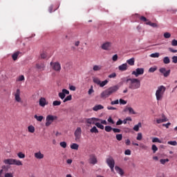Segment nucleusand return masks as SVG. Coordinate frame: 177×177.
<instances>
[{
  "instance_id": "f257e3e1",
  "label": "nucleus",
  "mask_w": 177,
  "mask_h": 177,
  "mask_svg": "<svg viewBox=\"0 0 177 177\" xmlns=\"http://www.w3.org/2000/svg\"><path fill=\"white\" fill-rule=\"evenodd\" d=\"M118 89H120V87L117 85L109 87L108 89H106L101 93L100 97L102 99H106L109 97V96L113 95V93H115Z\"/></svg>"
},
{
  "instance_id": "f03ea898",
  "label": "nucleus",
  "mask_w": 177,
  "mask_h": 177,
  "mask_svg": "<svg viewBox=\"0 0 177 177\" xmlns=\"http://www.w3.org/2000/svg\"><path fill=\"white\" fill-rule=\"evenodd\" d=\"M127 82H129V89L135 91V89H139L140 88V80L136 78H129L127 80Z\"/></svg>"
},
{
  "instance_id": "7ed1b4c3",
  "label": "nucleus",
  "mask_w": 177,
  "mask_h": 177,
  "mask_svg": "<svg viewBox=\"0 0 177 177\" xmlns=\"http://www.w3.org/2000/svg\"><path fill=\"white\" fill-rule=\"evenodd\" d=\"M165 91H167V88L165 86H160L158 87V89L156 92V100L160 101L162 100L164 97V93H165Z\"/></svg>"
},
{
  "instance_id": "20e7f679",
  "label": "nucleus",
  "mask_w": 177,
  "mask_h": 177,
  "mask_svg": "<svg viewBox=\"0 0 177 177\" xmlns=\"http://www.w3.org/2000/svg\"><path fill=\"white\" fill-rule=\"evenodd\" d=\"M50 65L51 66V68H53L54 71H56L57 73H60L62 71V64H60L59 62H51Z\"/></svg>"
},
{
  "instance_id": "39448f33",
  "label": "nucleus",
  "mask_w": 177,
  "mask_h": 177,
  "mask_svg": "<svg viewBox=\"0 0 177 177\" xmlns=\"http://www.w3.org/2000/svg\"><path fill=\"white\" fill-rule=\"evenodd\" d=\"M13 96H15V102H17V103H23V100H21V97L20 95H21V91L19 88H17L15 92L12 93Z\"/></svg>"
},
{
  "instance_id": "423d86ee",
  "label": "nucleus",
  "mask_w": 177,
  "mask_h": 177,
  "mask_svg": "<svg viewBox=\"0 0 177 177\" xmlns=\"http://www.w3.org/2000/svg\"><path fill=\"white\" fill-rule=\"evenodd\" d=\"M82 135V129L81 127H77L74 132L75 140L76 142H80L81 140V136Z\"/></svg>"
},
{
  "instance_id": "0eeeda50",
  "label": "nucleus",
  "mask_w": 177,
  "mask_h": 177,
  "mask_svg": "<svg viewBox=\"0 0 177 177\" xmlns=\"http://www.w3.org/2000/svg\"><path fill=\"white\" fill-rule=\"evenodd\" d=\"M55 120H57V116H54L52 115H47L46 118V127H49Z\"/></svg>"
},
{
  "instance_id": "6e6552de",
  "label": "nucleus",
  "mask_w": 177,
  "mask_h": 177,
  "mask_svg": "<svg viewBox=\"0 0 177 177\" xmlns=\"http://www.w3.org/2000/svg\"><path fill=\"white\" fill-rule=\"evenodd\" d=\"M132 75H135V77H139V75H143L145 74V68H138L136 71H133L131 73Z\"/></svg>"
},
{
  "instance_id": "1a4fd4ad",
  "label": "nucleus",
  "mask_w": 177,
  "mask_h": 177,
  "mask_svg": "<svg viewBox=\"0 0 177 177\" xmlns=\"http://www.w3.org/2000/svg\"><path fill=\"white\" fill-rule=\"evenodd\" d=\"M66 95H70V91L66 88L62 89V92L58 93V96L62 100L65 99Z\"/></svg>"
},
{
  "instance_id": "9d476101",
  "label": "nucleus",
  "mask_w": 177,
  "mask_h": 177,
  "mask_svg": "<svg viewBox=\"0 0 177 177\" xmlns=\"http://www.w3.org/2000/svg\"><path fill=\"white\" fill-rule=\"evenodd\" d=\"M159 71L161 73V74H163L164 77H169V75L171 74V70L167 71L165 68H160Z\"/></svg>"
},
{
  "instance_id": "9b49d317",
  "label": "nucleus",
  "mask_w": 177,
  "mask_h": 177,
  "mask_svg": "<svg viewBox=\"0 0 177 177\" xmlns=\"http://www.w3.org/2000/svg\"><path fill=\"white\" fill-rule=\"evenodd\" d=\"M97 121H100V119L96 118H91L86 120L87 124L93 125H96V122H97Z\"/></svg>"
},
{
  "instance_id": "f8f14e48",
  "label": "nucleus",
  "mask_w": 177,
  "mask_h": 177,
  "mask_svg": "<svg viewBox=\"0 0 177 177\" xmlns=\"http://www.w3.org/2000/svg\"><path fill=\"white\" fill-rule=\"evenodd\" d=\"M106 164L109 167H114V165H115V161H114V159L112 157H110L106 159Z\"/></svg>"
},
{
  "instance_id": "ddd939ff",
  "label": "nucleus",
  "mask_w": 177,
  "mask_h": 177,
  "mask_svg": "<svg viewBox=\"0 0 177 177\" xmlns=\"http://www.w3.org/2000/svg\"><path fill=\"white\" fill-rule=\"evenodd\" d=\"M124 113H127L129 111V114H136V112L133 110V109L131 106H127L123 110Z\"/></svg>"
},
{
  "instance_id": "4468645a",
  "label": "nucleus",
  "mask_w": 177,
  "mask_h": 177,
  "mask_svg": "<svg viewBox=\"0 0 177 177\" xmlns=\"http://www.w3.org/2000/svg\"><path fill=\"white\" fill-rule=\"evenodd\" d=\"M111 48V42H105L102 45V49L104 50H109Z\"/></svg>"
},
{
  "instance_id": "2eb2a0df",
  "label": "nucleus",
  "mask_w": 177,
  "mask_h": 177,
  "mask_svg": "<svg viewBox=\"0 0 177 177\" xmlns=\"http://www.w3.org/2000/svg\"><path fill=\"white\" fill-rule=\"evenodd\" d=\"M90 164H93L95 165L97 162V159H96V156L95 155H91L89 158Z\"/></svg>"
},
{
  "instance_id": "dca6fc26",
  "label": "nucleus",
  "mask_w": 177,
  "mask_h": 177,
  "mask_svg": "<svg viewBox=\"0 0 177 177\" xmlns=\"http://www.w3.org/2000/svg\"><path fill=\"white\" fill-rule=\"evenodd\" d=\"M46 67V66H45V64H44V63H40V64H36V68H37V70H39V71H44V70H45Z\"/></svg>"
},
{
  "instance_id": "f3484780",
  "label": "nucleus",
  "mask_w": 177,
  "mask_h": 177,
  "mask_svg": "<svg viewBox=\"0 0 177 177\" xmlns=\"http://www.w3.org/2000/svg\"><path fill=\"white\" fill-rule=\"evenodd\" d=\"M120 71H127L128 70V64L125 63L118 66Z\"/></svg>"
},
{
  "instance_id": "a211bd4d",
  "label": "nucleus",
  "mask_w": 177,
  "mask_h": 177,
  "mask_svg": "<svg viewBox=\"0 0 177 177\" xmlns=\"http://www.w3.org/2000/svg\"><path fill=\"white\" fill-rule=\"evenodd\" d=\"M39 104L41 107H45L48 103L46 102V100L44 97H41L39 99Z\"/></svg>"
},
{
  "instance_id": "6ab92c4d",
  "label": "nucleus",
  "mask_w": 177,
  "mask_h": 177,
  "mask_svg": "<svg viewBox=\"0 0 177 177\" xmlns=\"http://www.w3.org/2000/svg\"><path fill=\"white\" fill-rule=\"evenodd\" d=\"M103 109H104V106H103L102 104H98L94 106L93 110V111H99V110H103Z\"/></svg>"
},
{
  "instance_id": "aec40b11",
  "label": "nucleus",
  "mask_w": 177,
  "mask_h": 177,
  "mask_svg": "<svg viewBox=\"0 0 177 177\" xmlns=\"http://www.w3.org/2000/svg\"><path fill=\"white\" fill-rule=\"evenodd\" d=\"M3 162L6 165H13V158H8V159H5L3 160Z\"/></svg>"
},
{
  "instance_id": "412c9836",
  "label": "nucleus",
  "mask_w": 177,
  "mask_h": 177,
  "mask_svg": "<svg viewBox=\"0 0 177 177\" xmlns=\"http://www.w3.org/2000/svg\"><path fill=\"white\" fill-rule=\"evenodd\" d=\"M35 157L37 158V160H42V158H44V154H42L41 151H39L35 153Z\"/></svg>"
},
{
  "instance_id": "4be33fe9",
  "label": "nucleus",
  "mask_w": 177,
  "mask_h": 177,
  "mask_svg": "<svg viewBox=\"0 0 177 177\" xmlns=\"http://www.w3.org/2000/svg\"><path fill=\"white\" fill-rule=\"evenodd\" d=\"M115 169L118 174L121 175V176H122V175H124V171L121 168H120V167L115 166Z\"/></svg>"
},
{
  "instance_id": "5701e85b",
  "label": "nucleus",
  "mask_w": 177,
  "mask_h": 177,
  "mask_svg": "<svg viewBox=\"0 0 177 177\" xmlns=\"http://www.w3.org/2000/svg\"><path fill=\"white\" fill-rule=\"evenodd\" d=\"M12 165H17V166L23 165V162H21V160L13 159Z\"/></svg>"
},
{
  "instance_id": "b1692460",
  "label": "nucleus",
  "mask_w": 177,
  "mask_h": 177,
  "mask_svg": "<svg viewBox=\"0 0 177 177\" xmlns=\"http://www.w3.org/2000/svg\"><path fill=\"white\" fill-rule=\"evenodd\" d=\"M146 24H147V26H151V27H153V28L158 27V25H157V24L152 23L150 21H148L147 22H146Z\"/></svg>"
},
{
  "instance_id": "393cba45",
  "label": "nucleus",
  "mask_w": 177,
  "mask_h": 177,
  "mask_svg": "<svg viewBox=\"0 0 177 177\" xmlns=\"http://www.w3.org/2000/svg\"><path fill=\"white\" fill-rule=\"evenodd\" d=\"M127 63L129 64V66H135V58L127 59Z\"/></svg>"
},
{
  "instance_id": "a878e982",
  "label": "nucleus",
  "mask_w": 177,
  "mask_h": 177,
  "mask_svg": "<svg viewBox=\"0 0 177 177\" xmlns=\"http://www.w3.org/2000/svg\"><path fill=\"white\" fill-rule=\"evenodd\" d=\"M139 128H142V123L139 122L138 124L135 125L133 127V131H136V132H139Z\"/></svg>"
},
{
  "instance_id": "bb28decb",
  "label": "nucleus",
  "mask_w": 177,
  "mask_h": 177,
  "mask_svg": "<svg viewBox=\"0 0 177 177\" xmlns=\"http://www.w3.org/2000/svg\"><path fill=\"white\" fill-rule=\"evenodd\" d=\"M20 55V52L17 51L16 53H15L14 54H12V58L14 61L17 60V57H19V55Z\"/></svg>"
},
{
  "instance_id": "cd10ccee",
  "label": "nucleus",
  "mask_w": 177,
  "mask_h": 177,
  "mask_svg": "<svg viewBox=\"0 0 177 177\" xmlns=\"http://www.w3.org/2000/svg\"><path fill=\"white\" fill-rule=\"evenodd\" d=\"M79 147H80V145H78V144L77 143H73L72 145H71V149L72 150H78Z\"/></svg>"
},
{
  "instance_id": "c85d7f7f",
  "label": "nucleus",
  "mask_w": 177,
  "mask_h": 177,
  "mask_svg": "<svg viewBox=\"0 0 177 177\" xmlns=\"http://www.w3.org/2000/svg\"><path fill=\"white\" fill-rule=\"evenodd\" d=\"M163 63L164 64H169V63H171V59H169V57H165L163 58Z\"/></svg>"
},
{
  "instance_id": "c756f323",
  "label": "nucleus",
  "mask_w": 177,
  "mask_h": 177,
  "mask_svg": "<svg viewBox=\"0 0 177 177\" xmlns=\"http://www.w3.org/2000/svg\"><path fill=\"white\" fill-rule=\"evenodd\" d=\"M28 132H30V133H34L35 132V127L34 126L30 125L28 127Z\"/></svg>"
},
{
  "instance_id": "7c9ffc66",
  "label": "nucleus",
  "mask_w": 177,
  "mask_h": 177,
  "mask_svg": "<svg viewBox=\"0 0 177 177\" xmlns=\"http://www.w3.org/2000/svg\"><path fill=\"white\" fill-rule=\"evenodd\" d=\"M93 71H100V70H102V66L95 65L93 67Z\"/></svg>"
},
{
  "instance_id": "2f4dec72",
  "label": "nucleus",
  "mask_w": 177,
  "mask_h": 177,
  "mask_svg": "<svg viewBox=\"0 0 177 177\" xmlns=\"http://www.w3.org/2000/svg\"><path fill=\"white\" fill-rule=\"evenodd\" d=\"M34 118H35V120H37V121H39V122H41L42 120H44V116H42V115L37 116V115H35Z\"/></svg>"
},
{
  "instance_id": "473e14b6",
  "label": "nucleus",
  "mask_w": 177,
  "mask_h": 177,
  "mask_svg": "<svg viewBox=\"0 0 177 177\" xmlns=\"http://www.w3.org/2000/svg\"><path fill=\"white\" fill-rule=\"evenodd\" d=\"M25 80L24 75H21L17 78L16 81L17 82H21V81H24Z\"/></svg>"
},
{
  "instance_id": "72a5a7b5",
  "label": "nucleus",
  "mask_w": 177,
  "mask_h": 177,
  "mask_svg": "<svg viewBox=\"0 0 177 177\" xmlns=\"http://www.w3.org/2000/svg\"><path fill=\"white\" fill-rule=\"evenodd\" d=\"M90 132L91 133H99V130H97V128L94 126L92 129H90Z\"/></svg>"
},
{
  "instance_id": "f704fd0d",
  "label": "nucleus",
  "mask_w": 177,
  "mask_h": 177,
  "mask_svg": "<svg viewBox=\"0 0 177 177\" xmlns=\"http://www.w3.org/2000/svg\"><path fill=\"white\" fill-rule=\"evenodd\" d=\"M167 121H168V120H167V118H165L163 119H157L156 120L157 124H161L162 122H167Z\"/></svg>"
},
{
  "instance_id": "c9c22d12",
  "label": "nucleus",
  "mask_w": 177,
  "mask_h": 177,
  "mask_svg": "<svg viewBox=\"0 0 177 177\" xmlns=\"http://www.w3.org/2000/svg\"><path fill=\"white\" fill-rule=\"evenodd\" d=\"M107 84H109V80H106L103 82H100V86L101 88H103V86H105V85H107Z\"/></svg>"
},
{
  "instance_id": "e433bc0d",
  "label": "nucleus",
  "mask_w": 177,
  "mask_h": 177,
  "mask_svg": "<svg viewBox=\"0 0 177 177\" xmlns=\"http://www.w3.org/2000/svg\"><path fill=\"white\" fill-rule=\"evenodd\" d=\"M73 99V96L71 95H69L66 96L63 100L64 103H66V102H68Z\"/></svg>"
},
{
  "instance_id": "4c0bfd02",
  "label": "nucleus",
  "mask_w": 177,
  "mask_h": 177,
  "mask_svg": "<svg viewBox=\"0 0 177 177\" xmlns=\"http://www.w3.org/2000/svg\"><path fill=\"white\" fill-rule=\"evenodd\" d=\"M95 127H97V128H100V129H104V126L99 122L95 123Z\"/></svg>"
},
{
  "instance_id": "58836bf2",
  "label": "nucleus",
  "mask_w": 177,
  "mask_h": 177,
  "mask_svg": "<svg viewBox=\"0 0 177 177\" xmlns=\"http://www.w3.org/2000/svg\"><path fill=\"white\" fill-rule=\"evenodd\" d=\"M152 142L153 143H161V140L160 139H158V138L155 137L152 139Z\"/></svg>"
},
{
  "instance_id": "ea45409f",
  "label": "nucleus",
  "mask_w": 177,
  "mask_h": 177,
  "mask_svg": "<svg viewBox=\"0 0 177 177\" xmlns=\"http://www.w3.org/2000/svg\"><path fill=\"white\" fill-rule=\"evenodd\" d=\"M104 129L106 132H111V131H113V127H111V126H106L104 127Z\"/></svg>"
},
{
  "instance_id": "a19ab883",
  "label": "nucleus",
  "mask_w": 177,
  "mask_h": 177,
  "mask_svg": "<svg viewBox=\"0 0 177 177\" xmlns=\"http://www.w3.org/2000/svg\"><path fill=\"white\" fill-rule=\"evenodd\" d=\"M100 82H101L100 80L97 77H95L93 79V83L97 84V85H100Z\"/></svg>"
},
{
  "instance_id": "79ce46f5",
  "label": "nucleus",
  "mask_w": 177,
  "mask_h": 177,
  "mask_svg": "<svg viewBox=\"0 0 177 177\" xmlns=\"http://www.w3.org/2000/svg\"><path fill=\"white\" fill-rule=\"evenodd\" d=\"M17 156L19 158H26V154L23 153L22 152H19L17 153Z\"/></svg>"
},
{
  "instance_id": "37998d69",
  "label": "nucleus",
  "mask_w": 177,
  "mask_h": 177,
  "mask_svg": "<svg viewBox=\"0 0 177 177\" xmlns=\"http://www.w3.org/2000/svg\"><path fill=\"white\" fill-rule=\"evenodd\" d=\"M151 150L153 151V153H156L158 150V148L156 145H152Z\"/></svg>"
},
{
  "instance_id": "c03bdc74",
  "label": "nucleus",
  "mask_w": 177,
  "mask_h": 177,
  "mask_svg": "<svg viewBox=\"0 0 177 177\" xmlns=\"http://www.w3.org/2000/svg\"><path fill=\"white\" fill-rule=\"evenodd\" d=\"M62 104L61 101L55 100L53 102V106H60Z\"/></svg>"
},
{
  "instance_id": "a18cd8bd",
  "label": "nucleus",
  "mask_w": 177,
  "mask_h": 177,
  "mask_svg": "<svg viewBox=\"0 0 177 177\" xmlns=\"http://www.w3.org/2000/svg\"><path fill=\"white\" fill-rule=\"evenodd\" d=\"M151 57H160V53H155L150 55Z\"/></svg>"
},
{
  "instance_id": "49530a36",
  "label": "nucleus",
  "mask_w": 177,
  "mask_h": 177,
  "mask_svg": "<svg viewBox=\"0 0 177 177\" xmlns=\"http://www.w3.org/2000/svg\"><path fill=\"white\" fill-rule=\"evenodd\" d=\"M59 145L61 146V147H63V149H66V147H67V142H61L59 143Z\"/></svg>"
},
{
  "instance_id": "de8ad7c7",
  "label": "nucleus",
  "mask_w": 177,
  "mask_h": 177,
  "mask_svg": "<svg viewBox=\"0 0 177 177\" xmlns=\"http://www.w3.org/2000/svg\"><path fill=\"white\" fill-rule=\"evenodd\" d=\"M167 145H171V146H177L176 141H168Z\"/></svg>"
},
{
  "instance_id": "09e8293b",
  "label": "nucleus",
  "mask_w": 177,
  "mask_h": 177,
  "mask_svg": "<svg viewBox=\"0 0 177 177\" xmlns=\"http://www.w3.org/2000/svg\"><path fill=\"white\" fill-rule=\"evenodd\" d=\"M116 139L117 140H118L119 142L122 140V134H117L116 135Z\"/></svg>"
},
{
  "instance_id": "8fccbe9b",
  "label": "nucleus",
  "mask_w": 177,
  "mask_h": 177,
  "mask_svg": "<svg viewBox=\"0 0 177 177\" xmlns=\"http://www.w3.org/2000/svg\"><path fill=\"white\" fill-rule=\"evenodd\" d=\"M148 71L149 73H154V71H157V67H151Z\"/></svg>"
},
{
  "instance_id": "3c124183",
  "label": "nucleus",
  "mask_w": 177,
  "mask_h": 177,
  "mask_svg": "<svg viewBox=\"0 0 177 177\" xmlns=\"http://www.w3.org/2000/svg\"><path fill=\"white\" fill-rule=\"evenodd\" d=\"M169 161V159H160V162L162 163L163 165L165 164V162H168Z\"/></svg>"
},
{
  "instance_id": "603ef678",
  "label": "nucleus",
  "mask_w": 177,
  "mask_h": 177,
  "mask_svg": "<svg viewBox=\"0 0 177 177\" xmlns=\"http://www.w3.org/2000/svg\"><path fill=\"white\" fill-rule=\"evenodd\" d=\"M40 56L41 59H46V57H48L46 53L45 52L41 53Z\"/></svg>"
},
{
  "instance_id": "864d4df0",
  "label": "nucleus",
  "mask_w": 177,
  "mask_h": 177,
  "mask_svg": "<svg viewBox=\"0 0 177 177\" xmlns=\"http://www.w3.org/2000/svg\"><path fill=\"white\" fill-rule=\"evenodd\" d=\"M163 37L165 38H167V39L171 38V33H169V32H165L164 35H163Z\"/></svg>"
},
{
  "instance_id": "5fc2aeb1",
  "label": "nucleus",
  "mask_w": 177,
  "mask_h": 177,
  "mask_svg": "<svg viewBox=\"0 0 177 177\" xmlns=\"http://www.w3.org/2000/svg\"><path fill=\"white\" fill-rule=\"evenodd\" d=\"M95 91L93 90V86H91V88H89L88 93V95H92Z\"/></svg>"
},
{
  "instance_id": "6e6d98bb",
  "label": "nucleus",
  "mask_w": 177,
  "mask_h": 177,
  "mask_svg": "<svg viewBox=\"0 0 177 177\" xmlns=\"http://www.w3.org/2000/svg\"><path fill=\"white\" fill-rule=\"evenodd\" d=\"M140 20H141V21H147V23L149 21V19H147V18L144 16H141L140 17Z\"/></svg>"
},
{
  "instance_id": "4d7b16f0",
  "label": "nucleus",
  "mask_w": 177,
  "mask_h": 177,
  "mask_svg": "<svg viewBox=\"0 0 177 177\" xmlns=\"http://www.w3.org/2000/svg\"><path fill=\"white\" fill-rule=\"evenodd\" d=\"M112 131L114 132V133H120V132H121V129L115 128H113Z\"/></svg>"
},
{
  "instance_id": "13d9d810",
  "label": "nucleus",
  "mask_w": 177,
  "mask_h": 177,
  "mask_svg": "<svg viewBox=\"0 0 177 177\" xmlns=\"http://www.w3.org/2000/svg\"><path fill=\"white\" fill-rule=\"evenodd\" d=\"M112 60L113 62H117V60H118V55L117 54L114 55L112 57Z\"/></svg>"
},
{
  "instance_id": "bf43d9fd",
  "label": "nucleus",
  "mask_w": 177,
  "mask_h": 177,
  "mask_svg": "<svg viewBox=\"0 0 177 177\" xmlns=\"http://www.w3.org/2000/svg\"><path fill=\"white\" fill-rule=\"evenodd\" d=\"M142 138H143V136H142V133H138L136 138L137 140H140Z\"/></svg>"
},
{
  "instance_id": "052dcab7",
  "label": "nucleus",
  "mask_w": 177,
  "mask_h": 177,
  "mask_svg": "<svg viewBox=\"0 0 177 177\" xmlns=\"http://www.w3.org/2000/svg\"><path fill=\"white\" fill-rule=\"evenodd\" d=\"M108 77L109 78H115L117 77V74L115 73H113L112 74H110Z\"/></svg>"
},
{
  "instance_id": "680f3d73",
  "label": "nucleus",
  "mask_w": 177,
  "mask_h": 177,
  "mask_svg": "<svg viewBox=\"0 0 177 177\" xmlns=\"http://www.w3.org/2000/svg\"><path fill=\"white\" fill-rule=\"evenodd\" d=\"M120 103V101H118V100H115V101H112L111 102V104L112 105V106H114V104H118Z\"/></svg>"
},
{
  "instance_id": "e2e57ef3",
  "label": "nucleus",
  "mask_w": 177,
  "mask_h": 177,
  "mask_svg": "<svg viewBox=\"0 0 177 177\" xmlns=\"http://www.w3.org/2000/svg\"><path fill=\"white\" fill-rule=\"evenodd\" d=\"M172 62L176 64L177 63V56H173L172 57Z\"/></svg>"
},
{
  "instance_id": "0e129e2a",
  "label": "nucleus",
  "mask_w": 177,
  "mask_h": 177,
  "mask_svg": "<svg viewBox=\"0 0 177 177\" xmlns=\"http://www.w3.org/2000/svg\"><path fill=\"white\" fill-rule=\"evenodd\" d=\"M171 45H172V46H177V40L173 39L171 41Z\"/></svg>"
},
{
  "instance_id": "69168bd1",
  "label": "nucleus",
  "mask_w": 177,
  "mask_h": 177,
  "mask_svg": "<svg viewBox=\"0 0 177 177\" xmlns=\"http://www.w3.org/2000/svg\"><path fill=\"white\" fill-rule=\"evenodd\" d=\"M120 104H127V101L122 99H120L119 100Z\"/></svg>"
},
{
  "instance_id": "338daca9",
  "label": "nucleus",
  "mask_w": 177,
  "mask_h": 177,
  "mask_svg": "<svg viewBox=\"0 0 177 177\" xmlns=\"http://www.w3.org/2000/svg\"><path fill=\"white\" fill-rule=\"evenodd\" d=\"M108 122H110L111 124H115L114 120H113V118H111V117H109L108 118Z\"/></svg>"
},
{
  "instance_id": "774afa93",
  "label": "nucleus",
  "mask_w": 177,
  "mask_h": 177,
  "mask_svg": "<svg viewBox=\"0 0 177 177\" xmlns=\"http://www.w3.org/2000/svg\"><path fill=\"white\" fill-rule=\"evenodd\" d=\"M4 177H13V174L12 173H6Z\"/></svg>"
}]
</instances>
